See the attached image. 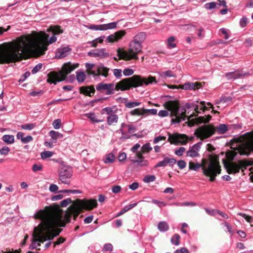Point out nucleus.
<instances>
[{
  "label": "nucleus",
  "instance_id": "obj_56",
  "mask_svg": "<svg viewBox=\"0 0 253 253\" xmlns=\"http://www.w3.org/2000/svg\"><path fill=\"white\" fill-rule=\"evenodd\" d=\"M72 202V201L71 198H67L62 200L60 203V205L62 207H65Z\"/></svg>",
  "mask_w": 253,
  "mask_h": 253
},
{
  "label": "nucleus",
  "instance_id": "obj_30",
  "mask_svg": "<svg viewBox=\"0 0 253 253\" xmlns=\"http://www.w3.org/2000/svg\"><path fill=\"white\" fill-rule=\"evenodd\" d=\"M2 140L7 144H12L14 142V136L13 135L5 134L3 135Z\"/></svg>",
  "mask_w": 253,
  "mask_h": 253
},
{
  "label": "nucleus",
  "instance_id": "obj_31",
  "mask_svg": "<svg viewBox=\"0 0 253 253\" xmlns=\"http://www.w3.org/2000/svg\"><path fill=\"white\" fill-rule=\"evenodd\" d=\"M115 159V156L112 153H110L106 155L105 158L103 159V162L105 164L113 163Z\"/></svg>",
  "mask_w": 253,
  "mask_h": 253
},
{
  "label": "nucleus",
  "instance_id": "obj_45",
  "mask_svg": "<svg viewBox=\"0 0 253 253\" xmlns=\"http://www.w3.org/2000/svg\"><path fill=\"white\" fill-rule=\"evenodd\" d=\"M174 41L175 39L173 37H170L168 39V46L169 48H172L176 46V44L174 42Z\"/></svg>",
  "mask_w": 253,
  "mask_h": 253
},
{
  "label": "nucleus",
  "instance_id": "obj_59",
  "mask_svg": "<svg viewBox=\"0 0 253 253\" xmlns=\"http://www.w3.org/2000/svg\"><path fill=\"white\" fill-rule=\"evenodd\" d=\"M152 203L156 204L159 207L161 208L162 207H165L167 205V204L162 201H159L157 200H152Z\"/></svg>",
  "mask_w": 253,
  "mask_h": 253
},
{
  "label": "nucleus",
  "instance_id": "obj_17",
  "mask_svg": "<svg viewBox=\"0 0 253 253\" xmlns=\"http://www.w3.org/2000/svg\"><path fill=\"white\" fill-rule=\"evenodd\" d=\"M71 50V48L69 46L58 48L55 52V57L58 59L64 58L70 54Z\"/></svg>",
  "mask_w": 253,
  "mask_h": 253
},
{
  "label": "nucleus",
  "instance_id": "obj_32",
  "mask_svg": "<svg viewBox=\"0 0 253 253\" xmlns=\"http://www.w3.org/2000/svg\"><path fill=\"white\" fill-rule=\"evenodd\" d=\"M118 120V116L115 114H111L107 118V124L109 125H111L114 123H117Z\"/></svg>",
  "mask_w": 253,
  "mask_h": 253
},
{
  "label": "nucleus",
  "instance_id": "obj_37",
  "mask_svg": "<svg viewBox=\"0 0 253 253\" xmlns=\"http://www.w3.org/2000/svg\"><path fill=\"white\" fill-rule=\"evenodd\" d=\"M218 133L224 134L228 130V126L225 124H220L216 127Z\"/></svg>",
  "mask_w": 253,
  "mask_h": 253
},
{
  "label": "nucleus",
  "instance_id": "obj_1",
  "mask_svg": "<svg viewBox=\"0 0 253 253\" xmlns=\"http://www.w3.org/2000/svg\"><path fill=\"white\" fill-rule=\"evenodd\" d=\"M97 206L96 200L77 199L61 216L58 214H52L48 211L40 210L34 216L36 218L41 220V223L34 227L30 249H37L41 246V243L53 240L60 233L57 227L65 226L66 223L70 221L72 216L75 220L82 210L90 211Z\"/></svg>",
  "mask_w": 253,
  "mask_h": 253
},
{
  "label": "nucleus",
  "instance_id": "obj_58",
  "mask_svg": "<svg viewBox=\"0 0 253 253\" xmlns=\"http://www.w3.org/2000/svg\"><path fill=\"white\" fill-rule=\"evenodd\" d=\"M216 3L215 2L212 1L209 3H207L205 6L208 9H212L216 7Z\"/></svg>",
  "mask_w": 253,
  "mask_h": 253
},
{
  "label": "nucleus",
  "instance_id": "obj_3",
  "mask_svg": "<svg viewBox=\"0 0 253 253\" xmlns=\"http://www.w3.org/2000/svg\"><path fill=\"white\" fill-rule=\"evenodd\" d=\"M200 168H202L204 174L209 176L210 181L211 182L214 181L217 175L221 172L219 162L213 159H203L201 164L192 162L189 163V169L197 171Z\"/></svg>",
  "mask_w": 253,
  "mask_h": 253
},
{
  "label": "nucleus",
  "instance_id": "obj_5",
  "mask_svg": "<svg viewBox=\"0 0 253 253\" xmlns=\"http://www.w3.org/2000/svg\"><path fill=\"white\" fill-rule=\"evenodd\" d=\"M240 141L241 143L238 146L237 150L238 152L227 153L226 156L229 160H233L237 153L241 155L249 156L251 152H253V134L250 132L244 134Z\"/></svg>",
  "mask_w": 253,
  "mask_h": 253
},
{
  "label": "nucleus",
  "instance_id": "obj_23",
  "mask_svg": "<svg viewBox=\"0 0 253 253\" xmlns=\"http://www.w3.org/2000/svg\"><path fill=\"white\" fill-rule=\"evenodd\" d=\"M80 91L81 93H83L85 95L91 96L95 92V89L93 86L81 87Z\"/></svg>",
  "mask_w": 253,
  "mask_h": 253
},
{
  "label": "nucleus",
  "instance_id": "obj_29",
  "mask_svg": "<svg viewBox=\"0 0 253 253\" xmlns=\"http://www.w3.org/2000/svg\"><path fill=\"white\" fill-rule=\"evenodd\" d=\"M49 134L52 139L54 140L53 142L54 143L56 142L57 139L62 138L63 137V135L62 134L54 130L50 131Z\"/></svg>",
  "mask_w": 253,
  "mask_h": 253
},
{
  "label": "nucleus",
  "instance_id": "obj_39",
  "mask_svg": "<svg viewBox=\"0 0 253 253\" xmlns=\"http://www.w3.org/2000/svg\"><path fill=\"white\" fill-rule=\"evenodd\" d=\"M129 114L132 116H143L144 113L143 112V108H136L131 110Z\"/></svg>",
  "mask_w": 253,
  "mask_h": 253
},
{
  "label": "nucleus",
  "instance_id": "obj_7",
  "mask_svg": "<svg viewBox=\"0 0 253 253\" xmlns=\"http://www.w3.org/2000/svg\"><path fill=\"white\" fill-rule=\"evenodd\" d=\"M142 44L132 41L129 43L128 50L119 48L117 50V55L120 58L125 60H137V54L142 51Z\"/></svg>",
  "mask_w": 253,
  "mask_h": 253
},
{
  "label": "nucleus",
  "instance_id": "obj_12",
  "mask_svg": "<svg viewBox=\"0 0 253 253\" xmlns=\"http://www.w3.org/2000/svg\"><path fill=\"white\" fill-rule=\"evenodd\" d=\"M72 176V172L70 169L63 168L59 172V178L62 183L65 184L70 183V178Z\"/></svg>",
  "mask_w": 253,
  "mask_h": 253
},
{
  "label": "nucleus",
  "instance_id": "obj_10",
  "mask_svg": "<svg viewBox=\"0 0 253 253\" xmlns=\"http://www.w3.org/2000/svg\"><path fill=\"white\" fill-rule=\"evenodd\" d=\"M214 127L209 125H204L200 127L196 131V134L201 140L211 137L215 132Z\"/></svg>",
  "mask_w": 253,
  "mask_h": 253
},
{
  "label": "nucleus",
  "instance_id": "obj_60",
  "mask_svg": "<svg viewBox=\"0 0 253 253\" xmlns=\"http://www.w3.org/2000/svg\"><path fill=\"white\" fill-rule=\"evenodd\" d=\"M33 140V138L31 135H27L25 137H24L22 139V142L24 144L28 143Z\"/></svg>",
  "mask_w": 253,
  "mask_h": 253
},
{
  "label": "nucleus",
  "instance_id": "obj_43",
  "mask_svg": "<svg viewBox=\"0 0 253 253\" xmlns=\"http://www.w3.org/2000/svg\"><path fill=\"white\" fill-rule=\"evenodd\" d=\"M156 177L154 175H147L144 176L143 181L145 183H148L153 182L155 180Z\"/></svg>",
  "mask_w": 253,
  "mask_h": 253
},
{
  "label": "nucleus",
  "instance_id": "obj_55",
  "mask_svg": "<svg viewBox=\"0 0 253 253\" xmlns=\"http://www.w3.org/2000/svg\"><path fill=\"white\" fill-rule=\"evenodd\" d=\"M52 126L55 129H59L61 126V120L60 119H56L53 121Z\"/></svg>",
  "mask_w": 253,
  "mask_h": 253
},
{
  "label": "nucleus",
  "instance_id": "obj_9",
  "mask_svg": "<svg viewBox=\"0 0 253 253\" xmlns=\"http://www.w3.org/2000/svg\"><path fill=\"white\" fill-rule=\"evenodd\" d=\"M250 165L247 162L240 161L238 164L236 163H226L224 164V167L229 174H235L238 173L242 169L243 171V169H246Z\"/></svg>",
  "mask_w": 253,
  "mask_h": 253
},
{
  "label": "nucleus",
  "instance_id": "obj_14",
  "mask_svg": "<svg viewBox=\"0 0 253 253\" xmlns=\"http://www.w3.org/2000/svg\"><path fill=\"white\" fill-rule=\"evenodd\" d=\"M126 34L125 30H120L107 37L106 41L108 42L114 43L121 40Z\"/></svg>",
  "mask_w": 253,
  "mask_h": 253
},
{
  "label": "nucleus",
  "instance_id": "obj_18",
  "mask_svg": "<svg viewBox=\"0 0 253 253\" xmlns=\"http://www.w3.org/2000/svg\"><path fill=\"white\" fill-rule=\"evenodd\" d=\"M136 76L138 77V80L139 81L138 83H137V84H141V85H138V86H141L143 84L148 85L149 84H156L157 83L156 77H155L149 76L147 78H142L139 75H136Z\"/></svg>",
  "mask_w": 253,
  "mask_h": 253
},
{
  "label": "nucleus",
  "instance_id": "obj_47",
  "mask_svg": "<svg viewBox=\"0 0 253 253\" xmlns=\"http://www.w3.org/2000/svg\"><path fill=\"white\" fill-rule=\"evenodd\" d=\"M113 245L111 243H107L104 244L102 248V252L104 253L106 252H111L113 251Z\"/></svg>",
  "mask_w": 253,
  "mask_h": 253
},
{
  "label": "nucleus",
  "instance_id": "obj_41",
  "mask_svg": "<svg viewBox=\"0 0 253 253\" xmlns=\"http://www.w3.org/2000/svg\"><path fill=\"white\" fill-rule=\"evenodd\" d=\"M231 100V97L229 96H224L221 97L220 100L216 102V104H225L226 105L227 103Z\"/></svg>",
  "mask_w": 253,
  "mask_h": 253
},
{
  "label": "nucleus",
  "instance_id": "obj_2",
  "mask_svg": "<svg viewBox=\"0 0 253 253\" xmlns=\"http://www.w3.org/2000/svg\"><path fill=\"white\" fill-rule=\"evenodd\" d=\"M48 37L44 32H40L17 38L8 43L6 50L0 55V63L15 62L30 53H35L37 56L43 54L47 46L57 40L54 35L49 39Z\"/></svg>",
  "mask_w": 253,
  "mask_h": 253
},
{
  "label": "nucleus",
  "instance_id": "obj_8",
  "mask_svg": "<svg viewBox=\"0 0 253 253\" xmlns=\"http://www.w3.org/2000/svg\"><path fill=\"white\" fill-rule=\"evenodd\" d=\"M138 78L134 75L132 77L122 80L116 84L114 90L124 91L130 89L131 87H138L141 84H137L139 81Z\"/></svg>",
  "mask_w": 253,
  "mask_h": 253
},
{
  "label": "nucleus",
  "instance_id": "obj_35",
  "mask_svg": "<svg viewBox=\"0 0 253 253\" xmlns=\"http://www.w3.org/2000/svg\"><path fill=\"white\" fill-rule=\"evenodd\" d=\"M118 24L117 22H113L111 23H109L108 24H102V29L103 31L109 30V29H114L117 27V25Z\"/></svg>",
  "mask_w": 253,
  "mask_h": 253
},
{
  "label": "nucleus",
  "instance_id": "obj_38",
  "mask_svg": "<svg viewBox=\"0 0 253 253\" xmlns=\"http://www.w3.org/2000/svg\"><path fill=\"white\" fill-rule=\"evenodd\" d=\"M86 75L84 72H76V79L78 82L83 83L85 79Z\"/></svg>",
  "mask_w": 253,
  "mask_h": 253
},
{
  "label": "nucleus",
  "instance_id": "obj_51",
  "mask_svg": "<svg viewBox=\"0 0 253 253\" xmlns=\"http://www.w3.org/2000/svg\"><path fill=\"white\" fill-rule=\"evenodd\" d=\"M122 70L119 69H115L113 71V73H114V76L117 79H121V78L122 77Z\"/></svg>",
  "mask_w": 253,
  "mask_h": 253
},
{
  "label": "nucleus",
  "instance_id": "obj_48",
  "mask_svg": "<svg viewBox=\"0 0 253 253\" xmlns=\"http://www.w3.org/2000/svg\"><path fill=\"white\" fill-rule=\"evenodd\" d=\"M143 112L144 113V115L148 114H150L152 115H156L157 113V110L156 109H147L143 108Z\"/></svg>",
  "mask_w": 253,
  "mask_h": 253
},
{
  "label": "nucleus",
  "instance_id": "obj_15",
  "mask_svg": "<svg viewBox=\"0 0 253 253\" xmlns=\"http://www.w3.org/2000/svg\"><path fill=\"white\" fill-rule=\"evenodd\" d=\"M105 51V48L97 49L89 51L87 54L90 57L104 58L108 57L109 55V53Z\"/></svg>",
  "mask_w": 253,
  "mask_h": 253
},
{
  "label": "nucleus",
  "instance_id": "obj_61",
  "mask_svg": "<svg viewBox=\"0 0 253 253\" xmlns=\"http://www.w3.org/2000/svg\"><path fill=\"white\" fill-rule=\"evenodd\" d=\"M177 165L180 169H182L185 168L186 163L184 160H181L177 162Z\"/></svg>",
  "mask_w": 253,
  "mask_h": 253
},
{
  "label": "nucleus",
  "instance_id": "obj_49",
  "mask_svg": "<svg viewBox=\"0 0 253 253\" xmlns=\"http://www.w3.org/2000/svg\"><path fill=\"white\" fill-rule=\"evenodd\" d=\"M180 237L178 234H175L171 239V242L172 244L177 246L179 244Z\"/></svg>",
  "mask_w": 253,
  "mask_h": 253
},
{
  "label": "nucleus",
  "instance_id": "obj_25",
  "mask_svg": "<svg viewBox=\"0 0 253 253\" xmlns=\"http://www.w3.org/2000/svg\"><path fill=\"white\" fill-rule=\"evenodd\" d=\"M200 87V84L198 83H187L183 84L182 88L185 90H191Z\"/></svg>",
  "mask_w": 253,
  "mask_h": 253
},
{
  "label": "nucleus",
  "instance_id": "obj_64",
  "mask_svg": "<svg viewBox=\"0 0 253 253\" xmlns=\"http://www.w3.org/2000/svg\"><path fill=\"white\" fill-rule=\"evenodd\" d=\"M42 169V166L41 165L34 164L32 167V170L34 172L40 171Z\"/></svg>",
  "mask_w": 253,
  "mask_h": 253
},
{
  "label": "nucleus",
  "instance_id": "obj_22",
  "mask_svg": "<svg viewBox=\"0 0 253 253\" xmlns=\"http://www.w3.org/2000/svg\"><path fill=\"white\" fill-rule=\"evenodd\" d=\"M200 104L201 106L193 105L194 110L197 113H200V111L201 110L204 111L205 110H208V108H211L212 107V104L209 102L207 103V106L206 105L205 102H201Z\"/></svg>",
  "mask_w": 253,
  "mask_h": 253
},
{
  "label": "nucleus",
  "instance_id": "obj_63",
  "mask_svg": "<svg viewBox=\"0 0 253 253\" xmlns=\"http://www.w3.org/2000/svg\"><path fill=\"white\" fill-rule=\"evenodd\" d=\"M103 113H105L109 116L113 114V108L111 107H106L102 109Z\"/></svg>",
  "mask_w": 253,
  "mask_h": 253
},
{
  "label": "nucleus",
  "instance_id": "obj_46",
  "mask_svg": "<svg viewBox=\"0 0 253 253\" xmlns=\"http://www.w3.org/2000/svg\"><path fill=\"white\" fill-rule=\"evenodd\" d=\"M36 126V125L33 123L24 124L21 126V127L25 130H32Z\"/></svg>",
  "mask_w": 253,
  "mask_h": 253
},
{
  "label": "nucleus",
  "instance_id": "obj_16",
  "mask_svg": "<svg viewBox=\"0 0 253 253\" xmlns=\"http://www.w3.org/2000/svg\"><path fill=\"white\" fill-rule=\"evenodd\" d=\"M96 88L98 91L107 90V94H111L114 92V85L113 84L101 83L96 85Z\"/></svg>",
  "mask_w": 253,
  "mask_h": 253
},
{
  "label": "nucleus",
  "instance_id": "obj_19",
  "mask_svg": "<svg viewBox=\"0 0 253 253\" xmlns=\"http://www.w3.org/2000/svg\"><path fill=\"white\" fill-rule=\"evenodd\" d=\"M249 74L248 72H242L240 71H234L228 72L225 74V76L229 80H234L241 78Z\"/></svg>",
  "mask_w": 253,
  "mask_h": 253
},
{
  "label": "nucleus",
  "instance_id": "obj_44",
  "mask_svg": "<svg viewBox=\"0 0 253 253\" xmlns=\"http://www.w3.org/2000/svg\"><path fill=\"white\" fill-rule=\"evenodd\" d=\"M53 155V152L49 151H45L41 153V156L42 159H45L46 158H50L52 157Z\"/></svg>",
  "mask_w": 253,
  "mask_h": 253
},
{
  "label": "nucleus",
  "instance_id": "obj_28",
  "mask_svg": "<svg viewBox=\"0 0 253 253\" xmlns=\"http://www.w3.org/2000/svg\"><path fill=\"white\" fill-rule=\"evenodd\" d=\"M83 116L87 118L93 123H97L101 122V120L97 119L94 113H86L84 114Z\"/></svg>",
  "mask_w": 253,
  "mask_h": 253
},
{
  "label": "nucleus",
  "instance_id": "obj_40",
  "mask_svg": "<svg viewBox=\"0 0 253 253\" xmlns=\"http://www.w3.org/2000/svg\"><path fill=\"white\" fill-rule=\"evenodd\" d=\"M141 104V102L139 101H130L125 103V106L128 108H134Z\"/></svg>",
  "mask_w": 253,
  "mask_h": 253
},
{
  "label": "nucleus",
  "instance_id": "obj_21",
  "mask_svg": "<svg viewBox=\"0 0 253 253\" xmlns=\"http://www.w3.org/2000/svg\"><path fill=\"white\" fill-rule=\"evenodd\" d=\"M176 163V161L174 158H169L168 157H165L163 161L159 162L155 166V167H165L167 165H169L170 167H173Z\"/></svg>",
  "mask_w": 253,
  "mask_h": 253
},
{
  "label": "nucleus",
  "instance_id": "obj_20",
  "mask_svg": "<svg viewBox=\"0 0 253 253\" xmlns=\"http://www.w3.org/2000/svg\"><path fill=\"white\" fill-rule=\"evenodd\" d=\"M109 70V68L105 67L103 64H100L97 66V73H96L94 71H91L89 74L93 75V76H95L96 75H101L105 77H107L108 76Z\"/></svg>",
  "mask_w": 253,
  "mask_h": 253
},
{
  "label": "nucleus",
  "instance_id": "obj_33",
  "mask_svg": "<svg viewBox=\"0 0 253 253\" xmlns=\"http://www.w3.org/2000/svg\"><path fill=\"white\" fill-rule=\"evenodd\" d=\"M137 205V203H133L130 204L129 205L126 206L124 207V208L120 211L117 215L116 217H118L122 215L123 214L125 213L127 211H128L131 210L133 208L135 207Z\"/></svg>",
  "mask_w": 253,
  "mask_h": 253
},
{
  "label": "nucleus",
  "instance_id": "obj_54",
  "mask_svg": "<svg viewBox=\"0 0 253 253\" xmlns=\"http://www.w3.org/2000/svg\"><path fill=\"white\" fill-rule=\"evenodd\" d=\"M185 150L186 149L184 147H180L178 149L175 150L174 153L178 156H181L185 151Z\"/></svg>",
  "mask_w": 253,
  "mask_h": 253
},
{
  "label": "nucleus",
  "instance_id": "obj_50",
  "mask_svg": "<svg viewBox=\"0 0 253 253\" xmlns=\"http://www.w3.org/2000/svg\"><path fill=\"white\" fill-rule=\"evenodd\" d=\"M10 151V148L7 146L2 147L0 149V154L1 155H7Z\"/></svg>",
  "mask_w": 253,
  "mask_h": 253
},
{
  "label": "nucleus",
  "instance_id": "obj_11",
  "mask_svg": "<svg viewBox=\"0 0 253 253\" xmlns=\"http://www.w3.org/2000/svg\"><path fill=\"white\" fill-rule=\"evenodd\" d=\"M188 139L187 136L185 134L178 133L169 134L168 140L171 144L186 145L187 143Z\"/></svg>",
  "mask_w": 253,
  "mask_h": 253
},
{
  "label": "nucleus",
  "instance_id": "obj_34",
  "mask_svg": "<svg viewBox=\"0 0 253 253\" xmlns=\"http://www.w3.org/2000/svg\"><path fill=\"white\" fill-rule=\"evenodd\" d=\"M158 228L161 232H166L169 229V226L166 221H161L158 223Z\"/></svg>",
  "mask_w": 253,
  "mask_h": 253
},
{
  "label": "nucleus",
  "instance_id": "obj_42",
  "mask_svg": "<svg viewBox=\"0 0 253 253\" xmlns=\"http://www.w3.org/2000/svg\"><path fill=\"white\" fill-rule=\"evenodd\" d=\"M88 29L95 30V31H103L102 24L101 25H94L91 24L86 26Z\"/></svg>",
  "mask_w": 253,
  "mask_h": 253
},
{
  "label": "nucleus",
  "instance_id": "obj_4",
  "mask_svg": "<svg viewBox=\"0 0 253 253\" xmlns=\"http://www.w3.org/2000/svg\"><path fill=\"white\" fill-rule=\"evenodd\" d=\"M166 109L168 110H160L158 115L161 117H167L169 115L172 118L171 122L172 124H177L182 121H184L187 117L186 115V110L182 109V111L179 110V106L177 102L175 101H169L164 104Z\"/></svg>",
  "mask_w": 253,
  "mask_h": 253
},
{
  "label": "nucleus",
  "instance_id": "obj_26",
  "mask_svg": "<svg viewBox=\"0 0 253 253\" xmlns=\"http://www.w3.org/2000/svg\"><path fill=\"white\" fill-rule=\"evenodd\" d=\"M157 74L159 75L160 77L159 80L166 79L167 78L175 77V75L173 74L172 71L170 70H168L162 72H157Z\"/></svg>",
  "mask_w": 253,
  "mask_h": 253
},
{
  "label": "nucleus",
  "instance_id": "obj_53",
  "mask_svg": "<svg viewBox=\"0 0 253 253\" xmlns=\"http://www.w3.org/2000/svg\"><path fill=\"white\" fill-rule=\"evenodd\" d=\"M42 63L38 64L32 69V73L33 74H36L42 69Z\"/></svg>",
  "mask_w": 253,
  "mask_h": 253
},
{
  "label": "nucleus",
  "instance_id": "obj_27",
  "mask_svg": "<svg viewBox=\"0 0 253 253\" xmlns=\"http://www.w3.org/2000/svg\"><path fill=\"white\" fill-rule=\"evenodd\" d=\"M47 32H51L53 35H56L61 34L63 32V30L60 29V27L57 26H50L47 30Z\"/></svg>",
  "mask_w": 253,
  "mask_h": 253
},
{
  "label": "nucleus",
  "instance_id": "obj_24",
  "mask_svg": "<svg viewBox=\"0 0 253 253\" xmlns=\"http://www.w3.org/2000/svg\"><path fill=\"white\" fill-rule=\"evenodd\" d=\"M146 37V35L145 32H139L134 37V39L132 41L142 44V43L145 40Z\"/></svg>",
  "mask_w": 253,
  "mask_h": 253
},
{
  "label": "nucleus",
  "instance_id": "obj_52",
  "mask_svg": "<svg viewBox=\"0 0 253 253\" xmlns=\"http://www.w3.org/2000/svg\"><path fill=\"white\" fill-rule=\"evenodd\" d=\"M134 73V70L130 68H125L123 71V74L125 76H129Z\"/></svg>",
  "mask_w": 253,
  "mask_h": 253
},
{
  "label": "nucleus",
  "instance_id": "obj_57",
  "mask_svg": "<svg viewBox=\"0 0 253 253\" xmlns=\"http://www.w3.org/2000/svg\"><path fill=\"white\" fill-rule=\"evenodd\" d=\"M238 215H241L242 216L243 218H244L248 222H250L251 223V222H252V220H253V217L250 215H247L245 213H238Z\"/></svg>",
  "mask_w": 253,
  "mask_h": 253
},
{
  "label": "nucleus",
  "instance_id": "obj_36",
  "mask_svg": "<svg viewBox=\"0 0 253 253\" xmlns=\"http://www.w3.org/2000/svg\"><path fill=\"white\" fill-rule=\"evenodd\" d=\"M211 119V116L210 115L207 117H199L196 119V123H207Z\"/></svg>",
  "mask_w": 253,
  "mask_h": 253
},
{
  "label": "nucleus",
  "instance_id": "obj_62",
  "mask_svg": "<svg viewBox=\"0 0 253 253\" xmlns=\"http://www.w3.org/2000/svg\"><path fill=\"white\" fill-rule=\"evenodd\" d=\"M248 19L246 17H243L241 18L240 21V26L244 28L246 26L247 24Z\"/></svg>",
  "mask_w": 253,
  "mask_h": 253
},
{
  "label": "nucleus",
  "instance_id": "obj_13",
  "mask_svg": "<svg viewBox=\"0 0 253 253\" xmlns=\"http://www.w3.org/2000/svg\"><path fill=\"white\" fill-rule=\"evenodd\" d=\"M202 142H199L189 147L186 152V157L191 158L197 157L200 156L199 151L201 147Z\"/></svg>",
  "mask_w": 253,
  "mask_h": 253
},
{
  "label": "nucleus",
  "instance_id": "obj_6",
  "mask_svg": "<svg viewBox=\"0 0 253 253\" xmlns=\"http://www.w3.org/2000/svg\"><path fill=\"white\" fill-rule=\"evenodd\" d=\"M79 63L72 64L71 62L65 63L62 67V71L59 72H51L48 74L47 83L56 84L57 82L64 81L66 76L72 71L77 68Z\"/></svg>",
  "mask_w": 253,
  "mask_h": 253
}]
</instances>
